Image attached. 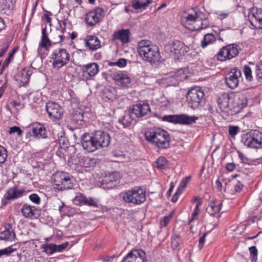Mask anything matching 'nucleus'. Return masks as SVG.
<instances>
[{"label":"nucleus","mask_w":262,"mask_h":262,"mask_svg":"<svg viewBox=\"0 0 262 262\" xmlns=\"http://www.w3.org/2000/svg\"><path fill=\"white\" fill-rule=\"evenodd\" d=\"M68 245V243H63L59 245H55L56 252H61L65 249Z\"/></svg>","instance_id":"obj_55"},{"label":"nucleus","mask_w":262,"mask_h":262,"mask_svg":"<svg viewBox=\"0 0 262 262\" xmlns=\"http://www.w3.org/2000/svg\"><path fill=\"white\" fill-rule=\"evenodd\" d=\"M145 139L150 144L160 149L169 147L170 138L169 133L164 129L150 128L145 132Z\"/></svg>","instance_id":"obj_1"},{"label":"nucleus","mask_w":262,"mask_h":262,"mask_svg":"<svg viewBox=\"0 0 262 262\" xmlns=\"http://www.w3.org/2000/svg\"><path fill=\"white\" fill-rule=\"evenodd\" d=\"M114 64L119 67H124L126 65V60L124 58H120L117 62H115Z\"/></svg>","instance_id":"obj_56"},{"label":"nucleus","mask_w":262,"mask_h":262,"mask_svg":"<svg viewBox=\"0 0 262 262\" xmlns=\"http://www.w3.org/2000/svg\"><path fill=\"white\" fill-rule=\"evenodd\" d=\"M251 262H256L257 258V250L255 246L249 248Z\"/></svg>","instance_id":"obj_44"},{"label":"nucleus","mask_w":262,"mask_h":262,"mask_svg":"<svg viewBox=\"0 0 262 262\" xmlns=\"http://www.w3.org/2000/svg\"><path fill=\"white\" fill-rule=\"evenodd\" d=\"M201 21H202V18L198 17L197 18L195 19V21L193 23L194 24V26H193L192 30H200L201 29H202V28L200 27L201 24H202Z\"/></svg>","instance_id":"obj_51"},{"label":"nucleus","mask_w":262,"mask_h":262,"mask_svg":"<svg viewBox=\"0 0 262 262\" xmlns=\"http://www.w3.org/2000/svg\"><path fill=\"white\" fill-rule=\"evenodd\" d=\"M52 181L55 188L59 190L72 189L74 186V179L65 172H56L52 176Z\"/></svg>","instance_id":"obj_3"},{"label":"nucleus","mask_w":262,"mask_h":262,"mask_svg":"<svg viewBox=\"0 0 262 262\" xmlns=\"http://www.w3.org/2000/svg\"><path fill=\"white\" fill-rule=\"evenodd\" d=\"M82 72L88 74L90 77L95 76L99 72V65L95 62L80 66Z\"/></svg>","instance_id":"obj_26"},{"label":"nucleus","mask_w":262,"mask_h":262,"mask_svg":"<svg viewBox=\"0 0 262 262\" xmlns=\"http://www.w3.org/2000/svg\"><path fill=\"white\" fill-rule=\"evenodd\" d=\"M31 128L33 136L37 138H46L47 137V129L42 124L33 123L30 127Z\"/></svg>","instance_id":"obj_24"},{"label":"nucleus","mask_w":262,"mask_h":262,"mask_svg":"<svg viewBox=\"0 0 262 262\" xmlns=\"http://www.w3.org/2000/svg\"><path fill=\"white\" fill-rule=\"evenodd\" d=\"M81 143L83 148L88 152H93L98 149L92 134H83L81 136Z\"/></svg>","instance_id":"obj_17"},{"label":"nucleus","mask_w":262,"mask_h":262,"mask_svg":"<svg viewBox=\"0 0 262 262\" xmlns=\"http://www.w3.org/2000/svg\"><path fill=\"white\" fill-rule=\"evenodd\" d=\"M137 51L145 61L156 63L160 61L161 56L158 46L151 45L148 40H142L138 42Z\"/></svg>","instance_id":"obj_2"},{"label":"nucleus","mask_w":262,"mask_h":262,"mask_svg":"<svg viewBox=\"0 0 262 262\" xmlns=\"http://www.w3.org/2000/svg\"><path fill=\"white\" fill-rule=\"evenodd\" d=\"M16 51H17V49H14L12 50V51L10 53H9L8 57L4 61V62L2 65V67L1 69V70H0L1 74H3L4 71L6 69V68H7L8 66V65L10 63L11 60L13 58L14 55L15 53V52H16Z\"/></svg>","instance_id":"obj_37"},{"label":"nucleus","mask_w":262,"mask_h":262,"mask_svg":"<svg viewBox=\"0 0 262 262\" xmlns=\"http://www.w3.org/2000/svg\"><path fill=\"white\" fill-rule=\"evenodd\" d=\"M239 127L236 126H229V133L230 135L233 137L237 133Z\"/></svg>","instance_id":"obj_50"},{"label":"nucleus","mask_w":262,"mask_h":262,"mask_svg":"<svg viewBox=\"0 0 262 262\" xmlns=\"http://www.w3.org/2000/svg\"><path fill=\"white\" fill-rule=\"evenodd\" d=\"M58 142L61 149L66 150L68 148L69 142L68 140L64 137L61 136L58 138Z\"/></svg>","instance_id":"obj_41"},{"label":"nucleus","mask_w":262,"mask_h":262,"mask_svg":"<svg viewBox=\"0 0 262 262\" xmlns=\"http://www.w3.org/2000/svg\"><path fill=\"white\" fill-rule=\"evenodd\" d=\"M15 133H17L18 136H21L22 134V130L18 126H14L11 127L9 129V133L11 134Z\"/></svg>","instance_id":"obj_52"},{"label":"nucleus","mask_w":262,"mask_h":262,"mask_svg":"<svg viewBox=\"0 0 262 262\" xmlns=\"http://www.w3.org/2000/svg\"><path fill=\"white\" fill-rule=\"evenodd\" d=\"M202 24H201V28H202V29H206L207 28V27H208L209 26V20L208 19V18H204V19L202 18Z\"/></svg>","instance_id":"obj_57"},{"label":"nucleus","mask_w":262,"mask_h":262,"mask_svg":"<svg viewBox=\"0 0 262 262\" xmlns=\"http://www.w3.org/2000/svg\"><path fill=\"white\" fill-rule=\"evenodd\" d=\"M255 73L257 78L262 81V61L256 64Z\"/></svg>","instance_id":"obj_46"},{"label":"nucleus","mask_w":262,"mask_h":262,"mask_svg":"<svg viewBox=\"0 0 262 262\" xmlns=\"http://www.w3.org/2000/svg\"><path fill=\"white\" fill-rule=\"evenodd\" d=\"M238 157L241 160V162L244 164H246L248 162V159L241 152L238 151Z\"/></svg>","instance_id":"obj_63"},{"label":"nucleus","mask_w":262,"mask_h":262,"mask_svg":"<svg viewBox=\"0 0 262 262\" xmlns=\"http://www.w3.org/2000/svg\"><path fill=\"white\" fill-rule=\"evenodd\" d=\"M130 32L129 29H122L114 33L113 36L115 39H119L123 43L129 42V35Z\"/></svg>","instance_id":"obj_29"},{"label":"nucleus","mask_w":262,"mask_h":262,"mask_svg":"<svg viewBox=\"0 0 262 262\" xmlns=\"http://www.w3.org/2000/svg\"><path fill=\"white\" fill-rule=\"evenodd\" d=\"M51 58L54 60L52 63L53 67L59 70L68 63L70 55L65 49L58 48L53 52Z\"/></svg>","instance_id":"obj_10"},{"label":"nucleus","mask_w":262,"mask_h":262,"mask_svg":"<svg viewBox=\"0 0 262 262\" xmlns=\"http://www.w3.org/2000/svg\"><path fill=\"white\" fill-rule=\"evenodd\" d=\"M46 110L49 118L53 120H58L63 116V109L57 103L49 101L46 103Z\"/></svg>","instance_id":"obj_12"},{"label":"nucleus","mask_w":262,"mask_h":262,"mask_svg":"<svg viewBox=\"0 0 262 262\" xmlns=\"http://www.w3.org/2000/svg\"><path fill=\"white\" fill-rule=\"evenodd\" d=\"M152 2V0H146V2L144 0H132V5L135 10H139L145 9Z\"/></svg>","instance_id":"obj_34"},{"label":"nucleus","mask_w":262,"mask_h":262,"mask_svg":"<svg viewBox=\"0 0 262 262\" xmlns=\"http://www.w3.org/2000/svg\"><path fill=\"white\" fill-rule=\"evenodd\" d=\"M190 179V177H186L182 180L181 181L180 186L179 187L181 188L184 189V188L187 186L188 182H189Z\"/></svg>","instance_id":"obj_60"},{"label":"nucleus","mask_w":262,"mask_h":262,"mask_svg":"<svg viewBox=\"0 0 262 262\" xmlns=\"http://www.w3.org/2000/svg\"><path fill=\"white\" fill-rule=\"evenodd\" d=\"M171 244L172 247L174 249L177 248L179 245V242L177 241L176 238H175L174 237H172V241L171 242Z\"/></svg>","instance_id":"obj_64"},{"label":"nucleus","mask_w":262,"mask_h":262,"mask_svg":"<svg viewBox=\"0 0 262 262\" xmlns=\"http://www.w3.org/2000/svg\"><path fill=\"white\" fill-rule=\"evenodd\" d=\"M31 71L24 68L21 71L20 74V76H21L20 81H21V82L23 84H27L29 82L30 76L31 75Z\"/></svg>","instance_id":"obj_39"},{"label":"nucleus","mask_w":262,"mask_h":262,"mask_svg":"<svg viewBox=\"0 0 262 262\" xmlns=\"http://www.w3.org/2000/svg\"><path fill=\"white\" fill-rule=\"evenodd\" d=\"M26 191L15 185L8 189L4 197L7 200H12L21 197Z\"/></svg>","instance_id":"obj_22"},{"label":"nucleus","mask_w":262,"mask_h":262,"mask_svg":"<svg viewBox=\"0 0 262 262\" xmlns=\"http://www.w3.org/2000/svg\"><path fill=\"white\" fill-rule=\"evenodd\" d=\"M119 180V174L117 172H112L102 180L100 187L103 189H112L116 186Z\"/></svg>","instance_id":"obj_19"},{"label":"nucleus","mask_w":262,"mask_h":262,"mask_svg":"<svg viewBox=\"0 0 262 262\" xmlns=\"http://www.w3.org/2000/svg\"><path fill=\"white\" fill-rule=\"evenodd\" d=\"M172 216V213H170L168 215L165 216L163 218V226L166 227L170 222V219Z\"/></svg>","instance_id":"obj_61"},{"label":"nucleus","mask_w":262,"mask_h":262,"mask_svg":"<svg viewBox=\"0 0 262 262\" xmlns=\"http://www.w3.org/2000/svg\"><path fill=\"white\" fill-rule=\"evenodd\" d=\"M98 148L107 147L111 141V137L108 133L98 130L92 133Z\"/></svg>","instance_id":"obj_16"},{"label":"nucleus","mask_w":262,"mask_h":262,"mask_svg":"<svg viewBox=\"0 0 262 262\" xmlns=\"http://www.w3.org/2000/svg\"><path fill=\"white\" fill-rule=\"evenodd\" d=\"M164 50L169 54H173L176 58H179L189 51V47L186 46L183 42L175 40L171 43L165 45Z\"/></svg>","instance_id":"obj_8"},{"label":"nucleus","mask_w":262,"mask_h":262,"mask_svg":"<svg viewBox=\"0 0 262 262\" xmlns=\"http://www.w3.org/2000/svg\"><path fill=\"white\" fill-rule=\"evenodd\" d=\"M29 199L33 203L36 204H39L40 203V199L38 194L32 193L29 195Z\"/></svg>","instance_id":"obj_49"},{"label":"nucleus","mask_w":262,"mask_h":262,"mask_svg":"<svg viewBox=\"0 0 262 262\" xmlns=\"http://www.w3.org/2000/svg\"><path fill=\"white\" fill-rule=\"evenodd\" d=\"M7 150L3 146L0 145V163H4L7 159Z\"/></svg>","instance_id":"obj_45"},{"label":"nucleus","mask_w":262,"mask_h":262,"mask_svg":"<svg viewBox=\"0 0 262 262\" xmlns=\"http://www.w3.org/2000/svg\"><path fill=\"white\" fill-rule=\"evenodd\" d=\"M208 232L205 233L203 235L199 238V247L200 249H202L205 242V238Z\"/></svg>","instance_id":"obj_58"},{"label":"nucleus","mask_w":262,"mask_h":262,"mask_svg":"<svg viewBox=\"0 0 262 262\" xmlns=\"http://www.w3.org/2000/svg\"><path fill=\"white\" fill-rule=\"evenodd\" d=\"M241 141L249 148H262V132L256 129L250 130L242 136Z\"/></svg>","instance_id":"obj_5"},{"label":"nucleus","mask_w":262,"mask_h":262,"mask_svg":"<svg viewBox=\"0 0 262 262\" xmlns=\"http://www.w3.org/2000/svg\"><path fill=\"white\" fill-rule=\"evenodd\" d=\"M96 163V159L87 157L84 160L85 167H94Z\"/></svg>","instance_id":"obj_47"},{"label":"nucleus","mask_w":262,"mask_h":262,"mask_svg":"<svg viewBox=\"0 0 262 262\" xmlns=\"http://www.w3.org/2000/svg\"><path fill=\"white\" fill-rule=\"evenodd\" d=\"M243 72L246 79L249 81H251L253 79V77L252 75V70L250 67L248 65H245L244 67Z\"/></svg>","instance_id":"obj_42"},{"label":"nucleus","mask_w":262,"mask_h":262,"mask_svg":"<svg viewBox=\"0 0 262 262\" xmlns=\"http://www.w3.org/2000/svg\"><path fill=\"white\" fill-rule=\"evenodd\" d=\"M216 40V38L212 33H207L204 35L201 41V46L202 48H205L208 45L214 43Z\"/></svg>","instance_id":"obj_33"},{"label":"nucleus","mask_w":262,"mask_h":262,"mask_svg":"<svg viewBox=\"0 0 262 262\" xmlns=\"http://www.w3.org/2000/svg\"><path fill=\"white\" fill-rule=\"evenodd\" d=\"M122 198L126 203L140 205L146 201L145 191L140 187H135L124 192Z\"/></svg>","instance_id":"obj_4"},{"label":"nucleus","mask_w":262,"mask_h":262,"mask_svg":"<svg viewBox=\"0 0 262 262\" xmlns=\"http://www.w3.org/2000/svg\"><path fill=\"white\" fill-rule=\"evenodd\" d=\"M71 119L76 124L82 125L83 121V113L80 110L74 111L71 114Z\"/></svg>","instance_id":"obj_32"},{"label":"nucleus","mask_w":262,"mask_h":262,"mask_svg":"<svg viewBox=\"0 0 262 262\" xmlns=\"http://www.w3.org/2000/svg\"><path fill=\"white\" fill-rule=\"evenodd\" d=\"M243 188V185L239 181L234 185V189L236 192H239L242 191Z\"/></svg>","instance_id":"obj_59"},{"label":"nucleus","mask_w":262,"mask_h":262,"mask_svg":"<svg viewBox=\"0 0 262 262\" xmlns=\"http://www.w3.org/2000/svg\"><path fill=\"white\" fill-rule=\"evenodd\" d=\"M241 77L239 69L237 68L232 69L225 77L226 83L229 88L233 89L237 86Z\"/></svg>","instance_id":"obj_14"},{"label":"nucleus","mask_w":262,"mask_h":262,"mask_svg":"<svg viewBox=\"0 0 262 262\" xmlns=\"http://www.w3.org/2000/svg\"><path fill=\"white\" fill-rule=\"evenodd\" d=\"M197 13L195 12L194 14H188L185 18L187 22H189V24H192L195 21V19L198 17Z\"/></svg>","instance_id":"obj_48"},{"label":"nucleus","mask_w":262,"mask_h":262,"mask_svg":"<svg viewBox=\"0 0 262 262\" xmlns=\"http://www.w3.org/2000/svg\"><path fill=\"white\" fill-rule=\"evenodd\" d=\"M113 79L117 85L124 88L128 87L131 82L130 77L122 73L114 74Z\"/></svg>","instance_id":"obj_25"},{"label":"nucleus","mask_w":262,"mask_h":262,"mask_svg":"<svg viewBox=\"0 0 262 262\" xmlns=\"http://www.w3.org/2000/svg\"><path fill=\"white\" fill-rule=\"evenodd\" d=\"M167 160L163 157H160L156 161V167L160 169H163L167 164Z\"/></svg>","instance_id":"obj_43"},{"label":"nucleus","mask_w":262,"mask_h":262,"mask_svg":"<svg viewBox=\"0 0 262 262\" xmlns=\"http://www.w3.org/2000/svg\"><path fill=\"white\" fill-rule=\"evenodd\" d=\"M174 80L173 82L174 86L178 85L180 81H183L186 79L187 75L185 74L183 69H180L177 71V72H174Z\"/></svg>","instance_id":"obj_35"},{"label":"nucleus","mask_w":262,"mask_h":262,"mask_svg":"<svg viewBox=\"0 0 262 262\" xmlns=\"http://www.w3.org/2000/svg\"><path fill=\"white\" fill-rule=\"evenodd\" d=\"M187 101L189 106L195 109L205 102L204 93L200 87H194L187 93Z\"/></svg>","instance_id":"obj_6"},{"label":"nucleus","mask_w":262,"mask_h":262,"mask_svg":"<svg viewBox=\"0 0 262 262\" xmlns=\"http://www.w3.org/2000/svg\"><path fill=\"white\" fill-rule=\"evenodd\" d=\"M85 46L91 51H96L101 47L100 41L95 35H89L85 39Z\"/></svg>","instance_id":"obj_27"},{"label":"nucleus","mask_w":262,"mask_h":262,"mask_svg":"<svg viewBox=\"0 0 262 262\" xmlns=\"http://www.w3.org/2000/svg\"><path fill=\"white\" fill-rule=\"evenodd\" d=\"M236 168V165L233 163H228L226 164V168L229 171H233Z\"/></svg>","instance_id":"obj_62"},{"label":"nucleus","mask_w":262,"mask_h":262,"mask_svg":"<svg viewBox=\"0 0 262 262\" xmlns=\"http://www.w3.org/2000/svg\"><path fill=\"white\" fill-rule=\"evenodd\" d=\"M42 37L41 42L39 44L38 50L40 48H43L46 49L48 50L49 47L51 46V42L47 34V29L46 28L42 29Z\"/></svg>","instance_id":"obj_31"},{"label":"nucleus","mask_w":262,"mask_h":262,"mask_svg":"<svg viewBox=\"0 0 262 262\" xmlns=\"http://www.w3.org/2000/svg\"><path fill=\"white\" fill-rule=\"evenodd\" d=\"M73 202L75 204L78 206H88L90 207H98L97 202L92 198H87L83 194L79 193L74 199Z\"/></svg>","instance_id":"obj_20"},{"label":"nucleus","mask_w":262,"mask_h":262,"mask_svg":"<svg viewBox=\"0 0 262 262\" xmlns=\"http://www.w3.org/2000/svg\"><path fill=\"white\" fill-rule=\"evenodd\" d=\"M230 95L228 93L222 94L217 99V104L221 111L229 113L232 108L230 104Z\"/></svg>","instance_id":"obj_21"},{"label":"nucleus","mask_w":262,"mask_h":262,"mask_svg":"<svg viewBox=\"0 0 262 262\" xmlns=\"http://www.w3.org/2000/svg\"><path fill=\"white\" fill-rule=\"evenodd\" d=\"M198 119V117L190 116L187 114L165 115L162 117V120L173 124L182 125H191L195 123Z\"/></svg>","instance_id":"obj_9"},{"label":"nucleus","mask_w":262,"mask_h":262,"mask_svg":"<svg viewBox=\"0 0 262 262\" xmlns=\"http://www.w3.org/2000/svg\"><path fill=\"white\" fill-rule=\"evenodd\" d=\"M241 50L236 43L228 44L223 47L216 54L217 59L221 61H225L236 57Z\"/></svg>","instance_id":"obj_7"},{"label":"nucleus","mask_w":262,"mask_h":262,"mask_svg":"<svg viewBox=\"0 0 262 262\" xmlns=\"http://www.w3.org/2000/svg\"><path fill=\"white\" fill-rule=\"evenodd\" d=\"M104 15V10L102 8L97 7L85 15V21L88 26L94 27L100 23Z\"/></svg>","instance_id":"obj_11"},{"label":"nucleus","mask_w":262,"mask_h":262,"mask_svg":"<svg viewBox=\"0 0 262 262\" xmlns=\"http://www.w3.org/2000/svg\"><path fill=\"white\" fill-rule=\"evenodd\" d=\"M248 17L251 24L259 28L262 25V9L255 7L250 8Z\"/></svg>","instance_id":"obj_15"},{"label":"nucleus","mask_w":262,"mask_h":262,"mask_svg":"<svg viewBox=\"0 0 262 262\" xmlns=\"http://www.w3.org/2000/svg\"><path fill=\"white\" fill-rule=\"evenodd\" d=\"M5 230L0 233V239L5 241H12L15 238V233L10 224H7Z\"/></svg>","instance_id":"obj_28"},{"label":"nucleus","mask_w":262,"mask_h":262,"mask_svg":"<svg viewBox=\"0 0 262 262\" xmlns=\"http://www.w3.org/2000/svg\"><path fill=\"white\" fill-rule=\"evenodd\" d=\"M247 98L244 95H239L237 99L235 100V103L236 104V106L239 109H242L246 107L247 104Z\"/></svg>","instance_id":"obj_38"},{"label":"nucleus","mask_w":262,"mask_h":262,"mask_svg":"<svg viewBox=\"0 0 262 262\" xmlns=\"http://www.w3.org/2000/svg\"><path fill=\"white\" fill-rule=\"evenodd\" d=\"M42 252L46 253L48 255H50L56 252L55 244L52 243H46L41 246Z\"/></svg>","instance_id":"obj_36"},{"label":"nucleus","mask_w":262,"mask_h":262,"mask_svg":"<svg viewBox=\"0 0 262 262\" xmlns=\"http://www.w3.org/2000/svg\"><path fill=\"white\" fill-rule=\"evenodd\" d=\"M13 250L10 248H6L0 250V257L3 255H9L12 253Z\"/></svg>","instance_id":"obj_54"},{"label":"nucleus","mask_w":262,"mask_h":262,"mask_svg":"<svg viewBox=\"0 0 262 262\" xmlns=\"http://www.w3.org/2000/svg\"><path fill=\"white\" fill-rule=\"evenodd\" d=\"M133 114L129 110L128 112H125L124 115L119 119L118 122L121 124L124 127L129 126L134 120Z\"/></svg>","instance_id":"obj_30"},{"label":"nucleus","mask_w":262,"mask_h":262,"mask_svg":"<svg viewBox=\"0 0 262 262\" xmlns=\"http://www.w3.org/2000/svg\"><path fill=\"white\" fill-rule=\"evenodd\" d=\"M23 215L26 218L37 219L39 215V210L34 207L25 204L21 209Z\"/></svg>","instance_id":"obj_23"},{"label":"nucleus","mask_w":262,"mask_h":262,"mask_svg":"<svg viewBox=\"0 0 262 262\" xmlns=\"http://www.w3.org/2000/svg\"><path fill=\"white\" fill-rule=\"evenodd\" d=\"M207 212L211 215H214L219 212V208L215 204L214 202H211L206 208Z\"/></svg>","instance_id":"obj_40"},{"label":"nucleus","mask_w":262,"mask_h":262,"mask_svg":"<svg viewBox=\"0 0 262 262\" xmlns=\"http://www.w3.org/2000/svg\"><path fill=\"white\" fill-rule=\"evenodd\" d=\"M130 112L136 118H141L150 112V108L148 103L139 102L133 105L129 110Z\"/></svg>","instance_id":"obj_18"},{"label":"nucleus","mask_w":262,"mask_h":262,"mask_svg":"<svg viewBox=\"0 0 262 262\" xmlns=\"http://www.w3.org/2000/svg\"><path fill=\"white\" fill-rule=\"evenodd\" d=\"M59 27L58 29L60 30L62 33H63L66 30V21L65 19L58 20Z\"/></svg>","instance_id":"obj_53"},{"label":"nucleus","mask_w":262,"mask_h":262,"mask_svg":"<svg viewBox=\"0 0 262 262\" xmlns=\"http://www.w3.org/2000/svg\"><path fill=\"white\" fill-rule=\"evenodd\" d=\"M145 252L141 249L132 250L123 259L122 262H146Z\"/></svg>","instance_id":"obj_13"}]
</instances>
